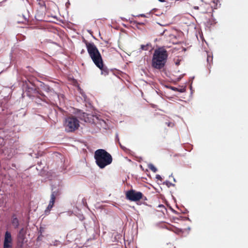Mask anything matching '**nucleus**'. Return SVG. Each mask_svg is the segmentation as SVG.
I'll list each match as a JSON object with an SVG mask.
<instances>
[{
	"label": "nucleus",
	"mask_w": 248,
	"mask_h": 248,
	"mask_svg": "<svg viewBox=\"0 0 248 248\" xmlns=\"http://www.w3.org/2000/svg\"><path fill=\"white\" fill-rule=\"evenodd\" d=\"M64 126L67 132H74L78 128L79 121L76 117L70 116L65 119Z\"/></svg>",
	"instance_id": "nucleus-4"
},
{
	"label": "nucleus",
	"mask_w": 248,
	"mask_h": 248,
	"mask_svg": "<svg viewBox=\"0 0 248 248\" xmlns=\"http://www.w3.org/2000/svg\"><path fill=\"white\" fill-rule=\"evenodd\" d=\"M212 60H213L212 57H211V56H208V55L207 56V61L208 63H210V62H212Z\"/></svg>",
	"instance_id": "nucleus-15"
},
{
	"label": "nucleus",
	"mask_w": 248,
	"mask_h": 248,
	"mask_svg": "<svg viewBox=\"0 0 248 248\" xmlns=\"http://www.w3.org/2000/svg\"><path fill=\"white\" fill-rule=\"evenodd\" d=\"M3 248H13V239L11 233L8 231L5 233Z\"/></svg>",
	"instance_id": "nucleus-7"
},
{
	"label": "nucleus",
	"mask_w": 248,
	"mask_h": 248,
	"mask_svg": "<svg viewBox=\"0 0 248 248\" xmlns=\"http://www.w3.org/2000/svg\"><path fill=\"white\" fill-rule=\"evenodd\" d=\"M102 65L98 67L101 70V74L104 76L108 75L109 70L108 68L104 65L103 61L102 62Z\"/></svg>",
	"instance_id": "nucleus-11"
},
{
	"label": "nucleus",
	"mask_w": 248,
	"mask_h": 248,
	"mask_svg": "<svg viewBox=\"0 0 248 248\" xmlns=\"http://www.w3.org/2000/svg\"><path fill=\"white\" fill-rule=\"evenodd\" d=\"M45 90L47 93V96L42 95V98L41 99L47 104H54V102L59 99V95L53 89L48 86L45 87Z\"/></svg>",
	"instance_id": "nucleus-5"
},
{
	"label": "nucleus",
	"mask_w": 248,
	"mask_h": 248,
	"mask_svg": "<svg viewBox=\"0 0 248 248\" xmlns=\"http://www.w3.org/2000/svg\"><path fill=\"white\" fill-rule=\"evenodd\" d=\"M26 232L24 228H22L17 234V241L18 243L22 245L24 243L25 239Z\"/></svg>",
	"instance_id": "nucleus-9"
},
{
	"label": "nucleus",
	"mask_w": 248,
	"mask_h": 248,
	"mask_svg": "<svg viewBox=\"0 0 248 248\" xmlns=\"http://www.w3.org/2000/svg\"><path fill=\"white\" fill-rule=\"evenodd\" d=\"M87 51L90 57L97 67H100L102 65V62L103 59L100 53L99 52L96 46L93 43L88 42L86 40H84Z\"/></svg>",
	"instance_id": "nucleus-3"
},
{
	"label": "nucleus",
	"mask_w": 248,
	"mask_h": 248,
	"mask_svg": "<svg viewBox=\"0 0 248 248\" xmlns=\"http://www.w3.org/2000/svg\"><path fill=\"white\" fill-rule=\"evenodd\" d=\"M12 225L14 226V227L15 228H18L19 223V221H18V219H17V218H16V217H13L12 220Z\"/></svg>",
	"instance_id": "nucleus-12"
},
{
	"label": "nucleus",
	"mask_w": 248,
	"mask_h": 248,
	"mask_svg": "<svg viewBox=\"0 0 248 248\" xmlns=\"http://www.w3.org/2000/svg\"><path fill=\"white\" fill-rule=\"evenodd\" d=\"M141 16H144V15H141Z\"/></svg>",
	"instance_id": "nucleus-21"
},
{
	"label": "nucleus",
	"mask_w": 248,
	"mask_h": 248,
	"mask_svg": "<svg viewBox=\"0 0 248 248\" xmlns=\"http://www.w3.org/2000/svg\"><path fill=\"white\" fill-rule=\"evenodd\" d=\"M0 143L1 146L4 145V140L3 138H0Z\"/></svg>",
	"instance_id": "nucleus-16"
},
{
	"label": "nucleus",
	"mask_w": 248,
	"mask_h": 248,
	"mask_svg": "<svg viewBox=\"0 0 248 248\" xmlns=\"http://www.w3.org/2000/svg\"><path fill=\"white\" fill-rule=\"evenodd\" d=\"M140 48L143 50H147L148 49V45H142L140 46Z\"/></svg>",
	"instance_id": "nucleus-14"
},
{
	"label": "nucleus",
	"mask_w": 248,
	"mask_h": 248,
	"mask_svg": "<svg viewBox=\"0 0 248 248\" xmlns=\"http://www.w3.org/2000/svg\"><path fill=\"white\" fill-rule=\"evenodd\" d=\"M206 4H209L212 8L216 9L217 7V0H201Z\"/></svg>",
	"instance_id": "nucleus-10"
},
{
	"label": "nucleus",
	"mask_w": 248,
	"mask_h": 248,
	"mask_svg": "<svg viewBox=\"0 0 248 248\" xmlns=\"http://www.w3.org/2000/svg\"><path fill=\"white\" fill-rule=\"evenodd\" d=\"M148 168L154 172L157 171V169L152 164H150L148 165Z\"/></svg>",
	"instance_id": "nucleus-13"
},
{
	"label": "nucleus",
	"mask_w": 248,
	"mask_h": 248,
	"mask_svg": "<svg viewBox=\"0 0 248 248\" xmlns=\"http://www.w3.org/2000/svg\"><path fill=\"white\" fill-rule=\"evenodd\" d=\"M168 57V52L164 47L155 49L152 60V66L157 70L163 69L166 65Z\"/></svg>",
	"instance_id": "nucleus-1"
},
{
	"label": "nucleus",
	"mask_w": 248,
	"mask_h": 248,
	"mask_svg": "<svg viewBox=\"0 0 248 248\" xmlns=\"http://www.w3.org/2000/svg\"><path fill=\"white\" fill-rule=\"evenodd\" d=\"M94 157L96 165L100 169L104 168L112 162L111 155L104 149H100L95 151Z\"/></svg>",
	"instance_id": "nucleus-2"
},
{
	"label": "nucleus",
	"mask_w": 248,
	"mask_h": 248,
	"mask_svg": "<svg viewBox=\"0 0 248 248\" xmlns=\"http://www.w3.org/2000/svg\"><path fill=\"white\" fill-rule=\"evenodd\" d=\"M159 0V1H160V2H164V1H165V0Z\"/></svg>",
	"instance_id": "nucleus-20"
},
{
	"label": "nucleus",
	"mask_w": 248,
	"mask_h": 248,
	"mask_svg": "<svg viewBox=\"0 0 248 248\" xmlns=\"http://www.w3.org/2000/svg\"><path fill=\"white\" fill-rule=\"evenodd\" d=\"M116 139H117V140H118V141L119 142V144L120 146H121V148H123V147H122V145H121V143L119 142V138H118V135H116Z\"/></svg>",
	"instance_id": "nucleus-18"
},
{
	"label": "nucleus",
	"mask_w": 248,
	"mask_h": 248,
	"mask_svg": "<svg viewBox=\"0 0 248 248\" xmlns=\"http://www.w3.org/2000/svg\"><path fill=\"white\" fill-rule=\"evenodd\" d=\"M156 178L157 179H159V180H161V176L159 175H157L156 176Z\"/></svg>",
	"instance_id": "nucleus-19"
},
{
	"label": "nucleus",
	"mask_w": 248,
	"mask_h": 248,
	"mask_svg": "<svg viewBox=\"0 0 248 248\" xmlns=\"http://www.w3.org/2000/svg\"><path fill=\"white\" fill-rule=\"evenodd\" d=\"M166 124L168 126H170V127H172L174 126V124L171 123V122H166Z\"/></svg>",
	"instance_id": "nucleus-17"
},
{
	"label": "nucleus",
	"mask_w": 248,
	"mask_h": 248,
	"mask_svg": "<svg viewBox=\"0 0 248 248\" xmlns=\"http://www.w3.org/2000/svg\"><path fill=\"white\" fill-rule=\"evenodd\" d=\"M125 196L130 201L137 202L143 199V195L141 192L130 189L126 192Z\"/></svg>",
	"instance_id": "nucleus-6"
},
{
	"label": "nucleus",
	"mask_w": 248,
	"mask_h": 248,
	"mask_svg": "<svg viewBox=\"0 0 248 248\" xmlns=\"http://www.w3.org/2000/svg\"><path fill=\"white\" fill-rule=\"evenodd\" d=\"M56 194L57 193H56L55 191H53L52 192L50 196V200L49 201V204L45 210V213L46 214L49 213V211L51 210L52 208L53 207L56 200Z\"/></svg>",
	"instance_id": "nucleus-8"
}]
</instances>
